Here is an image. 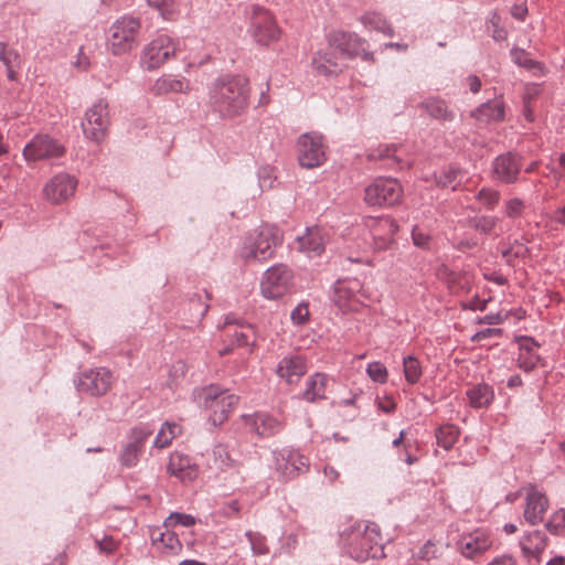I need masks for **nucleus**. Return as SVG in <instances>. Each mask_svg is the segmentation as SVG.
Returning <instances> with one entry per match:
<instances>
[{
  "label": "nucleus",
  "mask_w": 565,
  "mask_h": 565,
  "mask_svg": "<svg viewBox=\"0 0 565 565\" xmlns=\"http://www.w3.org/2000/svg\"><path fill=\"white\" fill-rule=\"evenodd\" d=\"M248 95L246 77L225 76L212 85L210 99L215 113L224 119H232L242 115L247 108Z\"/></svg>",
  "instance_id": "obj_1"
},
{
  "label": "nucleus",
  "mask_w": 565,
  "mask_h": 565,
  "mask_svg": "<svg viewBox=\"0 0 565 565\" xmlns=\"http://www.w3.org/2000/svg\"><path fill=\"white\" fill-rule=\"evenodd\" d=\"M199 405L210 412L214 426L222 425L238 403V396L216 385L200 388L195 394Z\"/></svg>",
  "instance_id": "obj_2"
},
{
  "label": "nucleus",
  "mask_w": 565,
  "mask_h": 565,
  "mask_svg": "<svg viewBox=\"0 0 565 565\" xmlns=\"http://www.w3.org/2000/svg\"><path fill=\"white\" fill-rule=\"evenodd\" d=\"M198 45L199 41L194 38L172 39L166 34L159 35L149 43L146 50L148 68H157L183 51L195 50Z\"/></svg>",
  "instance_id": "obj_3"
},
{
  "label": "nucleus",
  "mask_w": 565,
  "mask_h": 565,
  "mask_svg": "<svg viewBox=\"0 0 565 565\" xmlns=\"http://www.w3.org/2000/svg\"><path fill=\"white\" fill-rule=\"evenodd\" d=\"M248 33L262 46H269L279 41L281 29L274 14L259 6H250L247 10Z\"/></svg>",
  "instance_id": "obj_4"
},
{
  "label": "nucleus",
  "mask_w": 565,
  "mask_h": 565,
  "mask_svg": "<svg viewBox=\"0 0 565 565\" xmlns=\"http://www.w3.org/2000/svg\"><path fill=\"white\" fill-rule=\"evenodd\" d=\"M281 239L277 227L263 225L245 243L242 257L247 262H266L274 257L275 249L281 243Z\"/></svg>",
  "instance_id": "obj_5"
},
{
  "label": "nucleus",
  "mask_w": 565,
  "mask_h": 565,
  "mask_svg": "<svg viewBox=\"0 0 565 565\" xmlns=\"http://www.w3.org/2000/svg\"><path fill=\"white\" fill-rule=\"evenodd\" d=\"M404 190L394 178H376L364 189V202L370 206L392 207L402 202Z\"/></svg>",
  "instance_id": "obj_6"
},
{
  "label": "nucleus",
  "mask_w": 565,
  "mask_h": 565,
  "mask_svg": "<svg viewBox=\"0 0 565 565\" xmlns=\"http://www.w3.org/2000/svg\"><path fill=\"white\" fill-rule=\"evenodd\" d=\"M297 160L301 168L315 169L321 167L328 159V146L319 132H306L299 136L297 143Z\"/></svg>",
  "instance_id": "obj_7"
},
{
  "label": "nucleus",
  "mask_w": 565,
  "mask_h": 565,
  "mask_svg": "<svg viewBox=\"0 0 565 565\" xmlns=\"http://www.w3.org/2000/svg\"><path fill=\"white\" fill-rule=\"evenodd\" d=\"M294 287V273L284 264H276L264 271L259 281L264 298L276 300L289 294Z\"/></svg>",
  "instance_id": "obj_8"
},
{
  "label": "nucleus",
  "mask_w": 565,
  "mask_h": 565,
  "mask_svg": "<svg viewBox=\"0 0 565 565\" xmlns=\"http://www.w3.org/2000/svg\"><path fill=\"white\" fill-rule=\"evenodd\" d=\"M110 125L108 104L104 99H98L89 107L83 121L81 122L83 134L86 139L100 143L107 134Z\"/></svg>",
  "instance_id": "obj_9"
},
{
  "label": "nucleus",
  "mask_w": 565,
  "mask_h": 565,
  "mask_svg": "<svg viewBox=\"0 0 565 565\" xmlns=\"http://www.w3.org/2000/svg\"><path fill=\"white\" fill-rule=\"evenodd\" d=\"M350 554L356 561L377 558L383 555L382 535L376 524L366 525L350 544Z\"/></svg>",
  "instance_id": "obj_10"
},
{
  "label": "nucleus",
  "mask_w": 565,
  "mask_h": 565,
  "mask_svg": "<svg viewBox=\"0 0 565 565\" xmlns=\"http://www.w3.org/2000/svg\"><path fill=\"white\" fill-rule=\"evenodd\" d=\"M140 28V22L136 18L122 17L117 20L109 29L108 46L114 54H121L128 51Z\"/></svg>",
  "instance_id": "obj_11"
},
{
  "label": "nucleus",
  "mask_w": 565,
  "mask_h": 565,
  "mask_svg": "<svg viewBox=\"0 0 565 565\" xmlns=\"http://www.w3.org/2000/svg\"><path fill=\"white\" fill-rule=\"evenodd\" d=\"M64 153V145L46 134L35 135L23 148V157L26 161L55 159Z\"/></svg>",
  "instance_id": "obj_12"
},
{
  "label": "nucleus",
  "mask_w": 565,
  "mask_h": 565,
  "mask_svg": "<svg viewBox=\"0 0 565 565\" xmlns=\"http://www.w3.org/2000/svg\"><path fill=\"white\" fill-rule=\"evenodd\" d=\"M74 383L78 392L100 396L110 388L113 374L105 367L86 370L74 380Z\"/></svg>",
  "instance_id": "obj_13"
},
{
  "label": "nucleus",
  "mask_w": 565,
  "mask_h": 565,
  "mask_svg": "<svg viewBox=\"0 0 565 565\" xmlns=\"http://www.w3.org/2000/svg\"><path fill=\"white\" fill-rule=\"evenodd\" d=\"M330 41L344 58L361 56L364 61H374L373 53L367 51L366 41L355 33L334 32Z\"/></svg>",
  "instance_id": "obj_14"
},
{
  "label": "nucleus",
  "mask_w": 565,
  "mask_h": 565,
  "mask_svg": "<svg viewBox=\"0 0 565 565\" xmlns=\"http://www.w3.org/2000/svg\"><path fill=\"white\" fill-rule=\"evenodd\" d=\"M77 188V179L66 172L53 175L44 185L43 193L47 201L61 204L71 199Z\"/></svg>",
  "instance_id": "obj_15"
},
{
  "label": "nucleus",
  "mask_w": 565,
  "mask_h": 565,
  "mask_svg": "<svg viewBox=\"0 0 565 565\" xmlns=\"http://www.w3.org/2000/svg\"><path fill=\"white\" fill-rule=\"evenodd\" d=\"M364 222L365 226L370 230L376 248L385 249L390 247L398 231L396 222L387 216L367 217Z\"/></svg>",
  "instance_id": "obj_16"
},
{
  "label": "nucleus",
  "mask_w": 565,
  "mask_h": 565,
  "mask_svg": "<svg viewBox=\"0 0 565 565\" xmlns=\"http://www.w3.org/2000/svg\"><path fill=\"white\" fill-rule=\"evenodd\" d=\"M362 284L358 279L340 280L334 286V302L342 310H358L362 302Z\"/></svg>",
  "instance_id": "obj_17"
},
{
  "label": "nucleus",
  "mask_w": 565,
  "mask_h": 565,
  "mask_svg": "<svg viewBox=\"0 0 565 565\" xmlns=\"http://www.w3.org/2000/svg\"><path fill=\"white\" fill-rule=\"evenodd\" d=\"M491 546V535L484 529H477L472 532L465 533L458 541V548L467 558L479 556L490 550Z\"/></svg>",
  "instance_id": "obj_18"
},
{
  "label": "nucleus",
  "mask_w": 565,
  "mask_h": 565,
  "mask_svg": "<svg viewBox=\"0 0 565 565\" xmlns=\"http://www.w3.org/2000/svg\"><path fill=\"white\" fill-rule=\"evenodd\" d=\"M524 491L525 505L523 516L530 524H539L543 521L545 512L548 509V499L545 493L541 492L534 486L524 488Z\"/></svg>",
  "instance_id": "obj_19"
},
{
  "label": "nucleus",
  "mask_w": 565,
  "mask_h": 565,
  "mask_svg": "<svg viewBox=\"0 0 565 565\" xmlns=\"http://www.w3.org/2000/svg\"><path fill=\"white\" fill-rule=\"evenodd\" d=\"M276 469L286 478L307 472L309 459L296 450L284 449L276 454Z\"/></svg>",
  "instance_id": "obj_20"
},
{
  "label": "nucleus",
  "mask_w": 565,
  "mask_h": 565,
  "mask_svg": "<svg viewBox=\"0 0 565 565\" xmlns=\"http://www.w3.org/2000/svg\"><path fill=\"white\" fill-rule=\"evenodd\" d=\"M521 167V159L514 153L498 156L492 163V178L503 183H513L518 179Z\"/></svg>",
  "instance_id": "obj_21"
},
{
  "label": "nucleus",
  "mask_w": 565,
  "mask_h": 565,
  "mask_svg": "<svg viewBox=\"0 0 565 565\" xmlns=\"http://www.w3.org/2000/svg\"><path fill=\"white\" fill-rule=\"evenodd\" d=\"M307 362L301 355H289L282 358L276 369V374L287 384H297L307 373Z\"/></svg>",
  "instance_id": "obj_22"
},
{
  "label": "nucleus",
  "mask_w": 565,
  "mask_h": 565,
  "mask_svg": "<svg viewBox=\"0 0 565 565\" xmlns=\"http://www.w3.org/2000/svg\"><path fill=\"white\" fill-rule=\"evenodd\" d=\"M167 471L169 475L183 482L192 481L199 475V468L192 459L188 455L179 451H174L170 455Z\"/></svg>",
  "instance_id": "obj_23"
},
{
  "label": "nucleus",
  "mask_w": 565,
  "mask_h": 565,
  "mask_svg": "<svg viewBox=\"0 0 565 565\" xmlns=\"http://www.w3.org/2000/svg\"><path fill=\"white\" fill-rule=\"evenodd\" d=\"M343 57L339 54L335 47H332L331 41L329 46L324 50L318 51L312 58L313 68L322 75L337 74L342 68Z\"/></svg>",
  "instance_id": "obj_24"
},
{
  "label": "nucleus",
  "mask_w": 565,
  "mask_h": 565,
  "mask_svg": "<svg viewBox=\"0 0 565 565\" xmlns=\"http://www.w3.org/2000/svg\"><path fill=\"white\" fill-rule=\"evenodd\" d=\"M218 328L226 337L233 338V342H235L237 347L248 344L250 337L254 334L253 327L234 315H227L224 318V322L220 324Z\"/></svg>",
  "instance_id": "obj_25"
},
{
  "label": "nucleus",
  "mask_w": 565,
  "mask_h": 565,
  "mask_svg": "<svg viewBox=\"0 0 565 565\" xmlns=\"http://www.w3.org/2000/svg\"><path fill=\"white\" fill-rule=\"evenodd\" d=\"M149 90L156 96H162L170 93L188 94L191 90V84L185 77L164 75L159 77Z\"/></svg>",
  "instance_id": "obj_26"
},
{
  "label": "nucleus",
  "mask_w": 565,
  "mask_h": 565,
  "mask_svg": "<svg viewBox=\"0 0 565 565\" xmlns=\"http://www.w3.org/2000/svg\"><path fill=\"white\" fill-rule=\"evenodd\" d=\"M299 249L309 257L319 256L324 252L326 235L320 227H310L298 237Z\"/></svg>",
  "instance_id": "obj_27"
},
{
  "label": "nucleus",
  "mask_w": 565,
  "mask_h": 565,
  "mask_svg": "<svg viewBox=\"0 0 565 565\" xmlns=\"http://www.w3.org/2000/svg\"><path fill=\"white\" fill-rule=\"evenodd\" d=\"M520 546L524 557L535 558L539 562L547 546V536L540 531L529 532L520 540Z\"/></svg>",
  "instance_id": "obj_28"
},
{
  "label": "nucleus",
  "mask_w": 565,
  "mask_h": 565,
  "mask_svg": "<svg viewBox=\"0 0 565 565\" xmlns=\"http://www.w3.org/2000/svg\"><path fill=\"white\" fill-rule=\"evenodd\" d=\"M329 383L330 377L327 374L320 372L312 374L306 381V388L302 392V398L310 403L327 398V388Z\"/></svg>",
  "instance_id": "obj_29"
},
{
  "label": "nucleus",
  "mask_w": 565,
  "mask_h": 565,
  "mask_svg": "<svg viewBox=\"0 0 565 565\" xmlns=\"http://www.w3.org/2000/svg\"><path fill=\"white\" fill-rule=\"evenodd\" d=\"M248 425L259 435L264 437L273 436L279 433L284 424L276 417L265 414L257 413L254 416L246 417Z\"/></svg>",
  "instance_id": "obj_30"
},
{
  "label": "nucleus",
  "mask_w": 565,
  "mask_h": 565,
  "mask_svg": "<svg viewBox=\"0 0 565 565\" xmlns=\"http://www.w3.org/2000/svg\"><path fill=\"white\" fill-rule=\"evenodd\" d=\"M504 102L501 98L482 104L471 113L481 122L502 121L504 119Z\"/></svg>",
  "instance_id": "obj_31"
},
{
  "label": "nucleus",
  "mask_w": 565,
  "mask_h": 565,
  "mask_svg": "<svg viewBox=\"0 0 565 565\" xmlns=\"http://www.w3.org/2000/svg\"><path fill=\"white\" fill-rule=\"evenodd\" d=\"M152 544L161 552L177 555L182 550V544L178 535L171 531L161 532L154 530L151 532Z\"/></svg>",
  "instance_id": "obj_32"
},
{
  "label": "nucleus",
  "mask_w": 565,
  "mask_h": 565,
  "mask_svg": "<svg viewBox=\"0 0 565 565\" xmlns=\"http://www.w3.org/2000/svg\"><path fill=\"white\" fill-rule=\"evenodd\" d=\"M427 114L438 120L449 121L454 119V113L448 108L447 104L438 98H429L419 105Z\"/></svg>",
  "instance_id": "obj_33"
},
{
  "label": "nucleus",
  "mask_w": 565,
  "mask_h": 565,
  "mask_svg": "<svg viewBox=\"0 0 565 565\" xmlns=\"http://www.w3.org/2000/svg\"><path fill=\"white\" fill-rule=\"evenodd\" d=\"M470 405L475 408L488 406L493 399V391L486 384H479L467 391Z\"/></svg>",
  "instance_id": "obj_34"
},
{
  "label": "nucleus",
  "mask_w": 565,
  "mask_h": 565,
  "mask_svg": "<svg viewBox=\"0 0 565 565\" xmlns=\"http://www.w3.org/2000/svg\"><path fill=\"white\" fill-rule=\"evenodd\" d=\"M465 177L466 172L462 169L449 167L436 177V182L439 186L456 190L462 183Z\"/></svg>",
  "instance_id": "obj_35"
},
{
  "label": "nucleus",
  "mask_w": 565,
  "mask_h": 565,
  "mask_svg": "<svg viewBox=\"0 0 565 565\" xmlns=\"http://www.w3.org/2000/svg\"><path fill=\"white\" fill-rule=\"evenodd\" d=\"M141 450V433L134 429L132 441L127 444L121 454V462L127 467L137 465Z\"/></svg>",
  "instance_id": "obj_36"
},
{
  "label": "nucleus",
  "mask_w": 565,
  "mask_h": 565,
  "mask_svg": "<svg viewBox=\"0 0 565 565\" xmlns=\"http://www.w3.org/2000/svg\"><path fill=\"white\" fill-rule=\"evenodd\" d=\"M403 372L408 384H416L423 375V369L419 360L414 355H407L403 359Z\"/></svg>",
  "instance_id": "obj_37"
},
{
  "label": "nucleus",
  "mask_w": 565,
  "mask_h": 565,
  "mask_svg": "<svg viewBox=\"0 0 565 565\" xmlns=\"http://www.w3.org/2000/svg\"><path fill=\"white\" fill-rule=\"evenodd\" d=\"M180 434L181 427L178 424L166 423L156 436L154 447L162 449L170 446Z\"/></svg>",
  "instance_id": "obj_38"
},
{
  "label": "nucleus",
  "mask_w": 565,
  "mask_h": 565,
  "mask_svg": "<svg viewBox=\"0 0 565 565\" xmlns=\"http://www.w3.org/2000/svg\"><path fill=\"white\" fill-rule=\"evenodd\" d=\"M458 437V428L450 424L440 426L436 431L437 444L446 450H449L455 445Z\"/></svg>",
  "instance_id": "obj_39"
},
{
  "label": "nucleus",
  "mask_w": 565,
  "mask_h": 565,
  "mask_svg": "<svg viewBox=\"0 0 565 565\" xmlns=\"http://www.w3.org/2000/svg\"><path fill=\"white\" fill-rule=\"evenodd\" d=\"M512 58L518 65L532 71L535 75L545 74L544 65L537 61L530 58L529 54L524 50H513Z\"/></svg>",
  "instance_id": "obj_40"
},
{
  "label": "nucleus",
  "mask_w": 565,
  "mask_h": 565,
  "mask_svg": "<svg viewBox=\"0 0 565 565\" xmlns=\"http://www.w3.org/2000/svg\"><path fill=\"white\" fill-rule=\"evenodd\" d=\"M362 23L370 29L380 31L384 34H392V28L382 14L377 12H366L361 18Z\"/></svg>",
  "instance_id": "obj_41"
},
{
  "label": "nucleus",
  "mask_w": 565,
  "mask_h": 565,
  "mask_svg": "<svg viewBox=\"0 0 565 565\" xmlns=\"http://www.w3.org/2000/svg\"><path fill=\"white\" fill-rule=\"evenodd\" d=\"M487 30L493 40L501 42L508 38V32L501 26V17L497 12H492L487 22Z\"/></svg>",
  "instance_id": "obj_42"
},
{
  "label": "nucleus",
  "mask_w": 565,
  "mask_h": 565,
  "mask_svg": "<svg viewBox=\"0 0 565 565\" xmlns=\"http://www.w3.org/2000/svg\"><path fill=\"white\" fill-rule=\"evenodd\" d=\"M148 4L156 8L163 19L171 20L177 14L175 0H147Z\"/></svg>",
  "instance_id": "obj_43"
},
{
  "label": "nucleus",
  "mask_w": 565,
  "mask_h": 565,
  "mask_svg": "<svg viewBox=\"0 0 565 565\" xmlns=\"http://www.w3.org/2000/svg\"><path fill=\"white\" fill-rule=\"evenodd\" d=\"M366 373L370 379L376 383L384 384L387 382L388 371L382 362L374 361L369 363Z\"/></svg>",
  "instance_id": "obj_44"
},
{
  "label": "nucleus",
  "mask_w": 565,
  "mask_h": 565,
  "mask_svg": "<svg viewBox=\"0 0 565 565\" xmlns=\"http://www.w3.org/2000/svg\"><path fill=\"white\" fill-rule=\"evenodd\" d=\"M498 224V218L493 216H480L476 217L471 221V225L477 231H480L484 234H491L494 232Z\"/></svg>",
  "instance_id": "obj_45"
},
{
  "label": "nucleus",
  "mask_w": 565,
  "mask_h": 565,
  "mask_svg": "<svg viewBox=\"0 0 565 565\" xmlns=\"http://www.w3.org/2000/svg\"><path fill=\"white\" fill-rule=\"evenodd\" d=\"M477 200L492 210L500 201V193L493 189L483 188L478 192Z\"/></svg>",
  "instance_id": "obj_46"
},
{
  "label": "nucleus",
  "mask_w": 565,
  "mask_h": 565,
  "mask_svg": "<svg viewBox=\"0 0 565 565\" xmlns=\"http://www.w3.org/2000/svg\"><path fill=\"white\" fill-rule=\"evenodd\" d=\"M196 523V520L194 516L185 513H171L168 519L166 520L164 525L167 527L169 526H175V525H182L185 527H191Z\"/></svg>",
  "instance_id": "obj_47"
},
{
  "label": "nucleus",
  "mask_w": 565,
  "mask_h": 565,
  "mask_svg": "<svg viewBox=\"0 0 565 565\" xmlns=\"http://www.w3.org/2000/svg\"><path fill=\"white\" fill-rule=\"evenodd\" d=\"M291 321L297 326H303L309 322L310 311L308 302H300L290 315Z\"/></svg>",
  "instance_id": "obj_48"
},
{
  "label": "nucleus",
  "mask_w": 565,
  "mask_h": 565,
  "mask_svg": "<svg viewBox=\"0 0 565 565\" xmlns=\"http://www.w3.org/2000/svg\"><path fill=\"white\" fill-rule=\"evenodd\" d=\"M0 61L7 68L19 65V54L7 46L6 43L0 42Z\"/></svg>",
  "instance_id": "obj_49"
},
{
  "label": "nucleus",
  "mask_w": 565,
  "mask_h": 565,
  "mask_svg": "<svg viewBox=\"0 0 565 565\" xmlns=\"http://www.w3.org/2000/svg\"><path fill=\"white\" fill-rule=\"evenodd\" d=\"M540 356L536 352L534 353H519L518 363L519 367L529 372L534 370L540 363Z\"/></svg>",
  "instance_id": "obj_50"
},
{
  "label": "nucleus",
  "mask_w": 565,
  "mask_h": 565,
  "mask_svg": "<svg viewBox=\"0 0 565 565\" xmlns=\"http://www.w3.org/2000/svg\"><path fill=\"white\" fill-rule=\"evenodd\" d=\"M550 532L557 534L565 527V509H561L553 513L546 524Z\"/></svg>",
  "instance_id": "obj_51"
},
{
  "label": "nucleus",
  "mask_w": 565,
  "mask_h": 565,
  "mask_svg": "<svg viewBox=\"0 0 565 565\" xmlns=\"http://www.w3.org/2000/svg\"><path fill=\"white\" fill-rule=\"evenodd\" d=\"M213 456L220 468L228 467L231 465L232 460L226 446L216 445L213 449Z\"/></svg>",
  "instance_id": "obj_52"
},
{
  "label": "nucleus",
  "mask_w": 565,
  "mask_h": 565,
  "mask_svg": "<svg viewBox=\"0 0 565 565\" xmlns=\"http://www.w3.org/2000/svg\"><path fill=\"white\" fill-rule=\"evenodd\" d=\"M412 238L416 246L427 248L429 245L430 236L426 234L420 227L415 226L412 231Z\"/></svg>",
  "instance_id": "obj_53"
},
{
  "label": "nucleus",
  "mask_w": 565,
  "mask_h": 565,
  "mask_svg": "<svg viewBox=\"0 0 565 565\" xmlns=\"http://www.w3.org/2000/svg\"><path fill=\"white\" fill-rule=\"evenodd\" d=\"M523 207L520 199H511L505 204V213L509 217H518L522 214Z\"/></svg>",
  "instance_id": "obj_54"
},
{
  "label": "nucleus",
  "mask_w": 565,
  "mask_h": 565,
  "mask_svg": "<svg viewBox=\"0 0 565 565\" xmlns=\"http://www.w3.org/2000/svg\"><path fill=\"white\" fill-rule=\"evenodd\" d=\"M519 342L520 353H534L539 348V344L529 337H520L516 339Z\"/></svg>",
  "instance_id": "obj_55"
},
{
  "label": "nucleus",
  "mask_w": 565,
  "mask_h": 565,
  "mask_svg": "<svg viewBox=\"0 0 565 565\" xmlns=\"http://www.w3.org/2000/svg\"><path fill=\"white\" fill-rule=\"evenodd\" d=\"M239 512H241V505H239L238 501H236V500H232V501L225 503L222 509V513L226 518H235L239 514Z\"/></svg>",
  "instance_id": "obj_56"
},
{
  "label": "nucleus",
  "mask_w": 565,
  "mask_h": 565,
  "mask_svg": "<svg viewBox=\"0 0 565 565\" xmlns=\"http://www.w3.org/2000/svg\"><path fill=\"white\" fill-rule=\"evenodd\" d=\"M96 544L99 550L105 553H111L116 548V542L109 536H105L103 540H96Z\"/></svg>",
  "instance_id": "obj_57"
},
{
  "label": "nucleus",
  "mask_w": 565,
  "mask_h": 565,
  "mask_svg": "<svg viewBox=\"0 0 565 565\" xmlns=\"http://www.w3.org/2000/svg\"><path fill=\"white\" fill-rule=\"evenodd\" d=\"M437 547L434 543L427 542L419 551V557L423 559H430L436 556Z\"/></svg>",
  "instance_id": "obj_58"
},
{
  "label": "nucleus",
  "mask_w": 565,
  "mask_h": 565,
  "mask_svg": "<svg viewBox=\"0 0 565 565\" xmlns=\"http://www.w3.org/2000/svg\"><path fill=\"white\" fill-rule=\"evenodd\" d=\"M527 14V7L524 3L514 4L511 8V15L516 20L523 21Z\"/></svg>",
  "instance_id": "obj_59"
},
{
  "label": "nucleus",
  "mask_w": 565,
  "mask_h": 565,
  "mask_svg": "<svg viewBox=\"0 0 565 565\" xmlns=\"http://www.w3.org/2000/svg\"><path fill=\"white\" fill-rule=\"evenodd\" d=\"M508 315H502L501 312L499 313H490V315H487L483 317L482 319V323H487V324H499L501 322H503L505 319H507Z\"/></svg>",
  "instance_id": "obj_60"
},
{
  "label": "nucleus",
  "mask_w": 565,
  "mask_h": 565,
  "mask_svg": "<svg viewBox=\"0 0 565 565\" xmlns=\"http://www.w3.org/2000/svg\"><path fill=\"white\" fill-rule=\"evenodd\" d=\"M488 565H516V561L514 557L509 555H502L495 557L490 564Z\"/></svg>",
  "instance_id": "obj_61"
},
{
  "label": "nucleus",
  "mask_w": 565,
  "mask_h": 565,
  "mask_svg": "<svg viewBox=\"0 0 565 565\" xmlns=\"http://www.w3.org/2000/svg\"><path fill=\"white\" fill-rule=\"evenodd\" d=\"M323 473H324V477L331 483L338 481L339 478H340V472L335 468H333L331 466H326L324 469H323Z\"/></svg>",
  "instance_id": "obj_62"
},
{
  "label": "nucleus",
  "mask_w": 565,
  "mask_h": 565,
  "mask_svg": "<svg viewBox=\"0 0 565 565\" xmlns=\"http://www.w3.org/2000/svg\"><path fill=\"white\" fill-rule=\"evenodd\" d=\"M210 58V54H204L203 56H192L190 53L189 55H184L183 60L188 62V64L195 65V64H203Z\"/></svg>",
  "instance_id": "obj_63"
},
{
  "label": "nucleus",
  "mask_w": 565,
  "mask_h": 565,
  "mask_svg": "<svg viewBox=\"0 0 565 565\" xmlns=\"http://www.w3.org/2000/svg\"><path fill=\"white\" fill-rule=\"evenodd\" d=\"M499 333H500L499 329H486V330H482V331L476 333L473 335L472 340L480 341L482 339H486V338L492 337V335H497Z\"/></svg>",
  "instance_id": "obj_64"
}]
</instances>
